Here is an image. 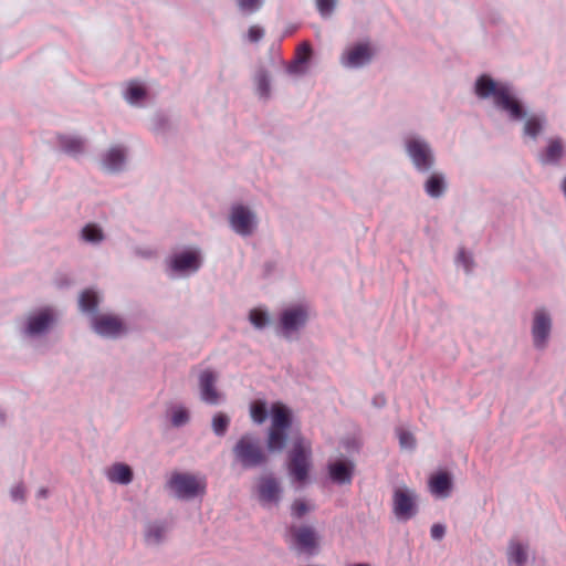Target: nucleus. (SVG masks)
Instances as JSON below:
<instances>
[{
	"instance_id": "1",
	"label": "nucleus",
	"mask_w": 566,
	"mask_h": 566,
	"mask_svg": "<svg viewBox=\"0 0 566 566\" xmlns=\"http://www.w3.org/2000/svg\"><path fill=\"white\" fill-rule=\"evenodd\" d=\"M475 94L480 98H493L494 105L509 113L512 119L518 120L525 116L522 105L513 95L511 87L504 83H497L489 75H481L475 83Z\"/></svg>"
},
{
	"instance_id": "2",
	"label": "nucleus",
	"mask_w": 566,
	"mask_h": 566,
	"mask_svg": "<svg viewBox=\"0 0 566 566\" xmlns=\"http://www.w3.org/2000/svg\"><path fill=\"white\" fill-rule=\"evenodd\" d=\"M232 454L242 469L249 470L265 465L268 455L263 451L260 439L251 433L243 434L232 448Z\"/></svg>"
},
{
	"instance_id": "3",
	"label": "nucleus",
	"mask_w": 566,
	"mask_h": 566,
	"mask_svg": "<svg viewBox=\"0 0 566 566\" xmlns=\"http://www.w3.org/2000/svg\"><path fill=\"white\" fill-rule=\"evenodd\" d=\"M312 449L311 443L302 436L295 438L289 453V473L298 483H304L308 478L311 469Z\"/></svg>"
},
{
	"instance_id": "4",
	"label": "nucleus",
	"mask_w": 566,
	"mask_h": 566,
	"mask_svg": "<svg viewBox=\"0 0 566 566\" xmlns=\"http://www.w3.org/2000/svg\"><path fill=\"white\" fill-rule=\"evenodd\" d=\"M168 488L174 495L181 500H190L205 493L206 484L190 473H174L168 481Z\"/></svg>"
},
{
	"instance_id": "5",
	"label": "nucleus",
	"mask_w": 566,
	"mask_h": 566,
	"mask_svg": "<svg viewBox=\"0 0 566 566\" xmlns=\"http://www.w3.org/2000/svg\"><path fill=\"white\" fill-rule=\"evenodd\" d=\"M418 496L409 488H396L392 494V512L399 521H409L418 514Z\"/></svg>"
},
{
	"instance_id": "6",
	"label": "nucleus",
	"mask_w": 566,
	"mask_h": 566,
	"mask_svg": "<svg viewBox=\"0 0 566 566\" xmlns=\"http://www.w3.org/2000/svg\"><path fill=\"white\" fill-rule=\"evenodd\" d=\"M292 537L291 547L298 554H306L313 556L318 551V536L315 530L311 526H295L289 528Z\"/></svg>"
},
{
	"instance_id": "7",
	"label": "nucleus",
	"mask_w": 566,
	"mask_h": 566,
	"mask_svg": "<svg viewBox=\"0 0 566 566\" xmlns=\"http://www.w3.org/2000/svg\"><path fill=\"white\" fill-rule=\"evenodd\" d=\"M255 492L259 502L263 505L279 504L283 489L279 479L273 473H266L258 479Z\"/></svg>"
},
{
	"instance_id": "8",
	"label": "nucleus",
	"mask_w": 566,
	"mask_h": 566,
	"mask_svg": "<svg viewBox=\"0 0 566 566\" xmlns=\"http://www.w3.org/2000/svg\"><path fill=\"white\" fill-rule=\"evenodd\" d=\"M308 313L302 305L285 308L280 315L279 327L283 335L289 336L303 327L307 321Z\"/></svg>"
},
{
	"instance_id": "9",
	"label": "nucleus",
	"mask_w": 566,
	"mask_h": 566,
	"mask_svg": "<svg viewBox=\"0 0 566 566\" xmlns=\"http://www.w3.org/2000/svg\"><path fill=\"white\" fill-rule=\"evenodd\" d=\"M92 326L98 335L106 337H118L126 333L123 319L112 314L95 315L92 319Z\"/></svg>"
},
{
	"instance_id": "10",
	"label": "nucleus",
	"mask_w": 566,
	"mask_h": 566,
	"mask_svg": "<svg viewBox=\"0 0 566 566\" xmlns=\"http://www.w3.org/2000/svg\"><path fill=\"white\" fill-rule=\"evenodd\" d=\"M217 374L211 369H205L199 375V389L201 400L210 406H217L222 400V394L216 387Z\"/></svg>"
},
{
	"instance_id": "11",
	"label": "nucleus",
	"mask_w": 566,
	"mask_h": 566,
	"mask_svg": "<svg viewBox=\"0 0 566 566\" xmlns=\"http://www.w3.org/2000/svg\"><path fill=\"white\" fill-rule=\"evenodd\" d=\"M327 470L328 476L333 483L338 485L352 484L355 473V464L353 461L346 459L329 462Z\"/></svg>"
},
{
	"instance_id": "12",
	"label": "nucleus",
	"mask_w": 566,
	"mask_h": 566,
	"mask_svg": "<svg viewBox=\"0 0 566 566\" xmlns=\"http://www.w3.org/2000/svg\"><path fill=\"white\" fill-rule=\"evenodd\" d=\"M407 150L419 170H428L432 166L433 158L426 143L419 139H411L407 144Z\"/></svg>"
},
{
	"instance_id": "13",
	"label": "nucleus",
	"mask_w": 566,
	"mask_h": 566,
	"mask_svg": "<svg viewBox=\"0 0 566 566\" xmlns=\"http://www.w3.org/2000/svg\"><path fill=\"white\" fill-rule=\"evenodd\" d=\"M373 49L368 43H358L342 55V63L348 67H359L373 57Z\"/></svg>"
},
{
	"instance_id": "14",
	"label": "nucleus",
	"mask_w": 566,
	"mask_h": 566,
	"mask_svg": "<svg viewBox=\"0 0 566 566\" xmlns=\"http://www.w3.org/2000/svg\"><path fill=\"white\" fill-rule=\"evenodd\" d=\"M230 223L237 233L249 235L253 230L254 216L248 208L235 206L231 211Z\"/></svg>"
},
{
	"instance_id": "15",
	"label": "nucleus",
	"mask_w": 566,
	"mask_h": 566,
	"mask_svg": "<svg viewBox=\"0 0 566 566\" xmlns=\"http://www.w3.org/2000/svg\"><path fill=\"white\" fill-rule=\"evenodd\" d=\"M201 265L198 251L189 250L174 255L170 260V268L178 273L196 272Z\"/></svg>"
},
{
	"instance_id": "16",
	"label": "nucleus",
	"mask_w": 566,
	"mask_h": 566,
	"mask_svg": "<svg viewBox=\"0 0 566 566\" xmlns=\"http://www.w3.org/2000/svg\"><path fill=\"white\" fill-rule=\"evenodd\" d=\"M54 322L53 312L49 308L41 310L28 317L25 333L34 336L46 332Z\"/></svg>"
},
{
	"instance_id": "17",
	"label": "nucleus",
	"mask_w": 566,
	"mask_h": 566,
	"mask_svg": "<svg viewBox=\"0 0 566 566\" xmlns=\"http://www.w3.org/2000/svg\"><path fill=\"white\" fill-rule=\"evenodd\" d=\"M552 321L544 310H537L534 314L532 334L537 346L543 345L551 332Z\"/></svg>"
},
{
	"instance_id": "18",
	"label": "nucleus",
	"mask_w": 566,
	"mask_h": 566,
	"mask_svg": "<svg viewBox=\"0 0 566 566\" xmlns=\"http://www.w3.org/2000/svg\"><path fill=\"white\" fill-rule=\"evenodd\" d=\"M168 524L165 521H153L145 525L144 539L149 546H158L166 539Z\"/></svg>"
},
{
	"instance_id": "19",
	"label": "nucleus",
	"mask_w": 566,
	"mask_h": 566,
	"mask_svg": "<svg viewBox=\"0 0 566 566\" xmlns=\"http://www.w3.org/2000/svg\"><path fill=\"white\" fill-rule=\"evenodd\" d=\"M106 478L113 483L127 485L134 480V472L128 464L116 462L107 469Z\"/></svg>"
},
{
	"instance_id": "20",
	"label": "nucleus",
	"mask_w": 566,
	"mask_h": 566,
	"mask_svg": "<svg viewBox=\"0 0 566 566\" xmlns=\"http://www.w3.org/2000/svg\"><path fill=\"white\" fill-rule=\"evenodd\" d=\"M272 423L271 427L280 429H290L292 426L291 410L284 405L276 402L271 407Z\"/></svg>"
},
{
	"instance_id": "21",
	"label": "nucleus",
	"mask_w": 566,
	"mask_h": 566,
	"mask_svg": "<svg viewBox=\"0 0 566 566\" xmlns=\"http://www.w3.org/2000/svg\"><path fill=\"white\" fill-rule=\"evenodd\" d=\"M430 490L434 495L447 497L452 489L451 476L447 472H440L430 479Z\"/></svg>"
},
{
	"instance_id": "22",
	"label": "nucleus",
	"mask_w": 566,
	"mask_h": 566,
	"mask_svg": "<svg viewBox=\"0 0 566 566\" xmlns=\"http://www.w3.org/2000/svg\"><path fill=\"white\" fill-rule=\"evenodd\" d=\"M287 429L270 427L266 447L270 452H281L286 446Z\"/></svg>"
},
{
	"instance_id": "23",
	"label": "nucleus",
	"mask_w": 566,
	"mask_h": 566,
	"mask_svg": "<svg viewBox=\"0 0 566 566\" xmlns=\"http://www.w3.org/2000/svg\"><path fill=\"white\" fill-rule=\"evenodd\" d=\"M563 154L564 146L562 139L552 138L548 140V145L539 159L543 164H556L563 157Z\"/></svg>"
},
{
	"instance_id": "24",
	"label": "nucleus",
	"mask_w": 566,
	"mask_h": 566,
	"mask_svg": "<svg viewBox=\"0 0 566 566\" xmlns=\"http://www.w3.org/2000/svg\"><path fill=\"white\" fill-rule=\"evenodd\" d=\"M507 560L516 566H525L527 562V546L512 539L507 547Z\"/></svg>"
},
{
	"instance_id": "25",
	"label": "nucleus",
	"mask_w": 566,
	"mask_h": 566,
	"mask_svg": "<svg viewBox=\"0 0 566 566\" xmlns=\"http://www.w3.org/2000/svg\"><path fill=\"white\" fill-rule=\"evenodd\" d=\"M312 48L307 42H303L296 50L295 60L289 66V72L292 74L303 72V65L310 60Z\"/></svg>"
},
{
	"instance_id": "26",
	"label": "nucleus",
	"mask_w": 566,
	"mask_h": 566,
	"mask_svg": "<svg viewBox=\"0 0 566 566\" xmlns=\"http://www.w3.org/2000/svg\"><path fill=\"white\" fill-rule=\"evenodd\" d=\"M125 161V151L122 147H112L104 157V166L111 171H117Z\"/></svg>"
},
{
	"instance_id": "27",
	"label": "nucleus",
	"mask_w": 566,
	"mask_h": 566,
	"mask_svg": "<svg viewBox=\"0 0 566 566\" xmlns=\"http://www.w3.org/2000/svg\"><path fill=\"white\" fill-rule=\"evenodd\" d=\"M59 144L61 148L70 154L77 155L84 150L85 144L84 140L80 137L63 135L59 137Z\"/></svg>"
},
{
	"instance_id": "28",
	"label": "nucleus",
	"mask_w": 566,
	"mask_h": 566,
	"mask_svg": "<svg viewBox=\"0 0 566 566\" xmlns=\"http://www.w3.org/2000/svg\"><path fill=\"white\" fill-rule=\"evenodd\" d=\"M169 413L170 423L175 428H181L190 421V412L184 406H172Z\"/></svg>"
},
{
	"instance_id": "29",
	"label": "nucleus",
	"mask_w": 566,
	"mask_h": 566,
	"mask_svg": "<svg viewBox=\"0 0 566 566\" xmlns=\"http://www.w3.org/2000/svg\"><path fill=\"white\" fill-rule=\"evenodd\" d=\"M424 188H426V192L430 197L437 198V197L441 196L446 188L443 177L438 174L431 175L429 177V179L427 180Z\"/></svg>"
},
{
	"instance_id": "30",
	"label": "nucleus",
	"mask_w": 566,
	"mask_h": 566,
	"mask_svg": "<svg viewBox=\"0 0 566 566\" xmlns=\"http://www.w3.org/2000/svg\"><path fill=\"white\" fill-rule=\"evenodd\" d=\"M230 426V417L224 412H217L212 417L211 427L217 437L226 436Z\"/></svg>"
},
{
	"instance_id": "31",
	"label": "nucleus",
	"mask_w": 566,
	"mask_h": 566,
	"mask_svg": "<svg viewBox=\"0 0 566 566\" xmlns=\"http://www.w3.org/2000/svg\"><path fill=\"white\" fill-rule=\"evenodd\" d=\"M80 307L83 312L93 313L98 305V296L94 291H84L78 301Z\"/></svg>"
},
{
	"instance_id": "32",
	"label": "nucleus",
	"mask_w": 566,
	"mask_h": 566,
	"mask_svg": "<svg viewBox=\"0 0 566 566\" xmlns=\"http://www.w3.org/2000/svg\"><path fill=\"white\" fill-rule=\"evenodd\" d=\"M81 238L90 243H98L103 241L104 234L98 226L95 223H88L82 229Z\"/></svg>"
},
{
	"instance_id": "33",
	"label": "nucleus",
	"mask_w": 566,
	"mask_h": 566,
	"mask_svg": "<svg viewBox=\"0 0 566 566\" xmlns=\"http://www.w3.org/2000/svg\"><path fill=\"white\" fill-rule=\"evenodd\" d=\"M251 418L256 423H262L268 417L266 402L263 400H256L250 406Z\"/></svg>"
},
{
	"instance_id": "34",
	"label": "nucleus",
	"mask_w": 566,
	"mask_h": 566,
	"mask_svg": "<svg viewBox=\"0 0 566 566\" xmlns=\"http://www.w3.org/2000/svg\"><path fill=\"white\" fill-rule=\"evenodd\" d=\"M258 93L261 97H269L270 95V78L265 71L258 72L255 76Z\"/></svg>"
},
{
	"instance_id": "35",
	"label": "nucleus",
	"mask_w": 566,
	"mask_h": 566,
	"mask_svg": "<svg viewBox=\"0 0 566 566\" xmlns=\"http://www.w3.org/2000/svg\"><path fill=\"white\" fill-rule=\"evenodd\" d=\"M543 128V120L539 117L532 116L524 124V133L531 137H536Z\"/></svg>"
},
{
	"instance_id": "36",
	"label": "nucleus",
	"mask_w": 566,
	"mask_h": 566,
	"mask_svg": "<svg viewBox=\"0 0 566 566\" xmlns=\"http://www.w3.org/2000/svg\"><path fill=\"white\" fill-rule=\"evenodd\" d=\"M399 444L402 449L413 450L416 447V439L413 434L407 430L398 429Z\"/></svg>"
},
{
	"instance_id": "37",
	"label": "nucleus",
	"mask_w": 566,
	"mask_h": 566,
	"mask_svg": "<svg viewBox=\"0 0 566 566\" xmlns=\"http://www.w3.org/2000/svg\"><path fill=\"white\" fill-rule=\"evenodd\" d=\"M250 322L256 327V328H262L264 327L268 322H269V317H268V314L266 312L264 311H261V310H258V308H254L250 312Z\"/></svg>"
},
{
	"instance_id": "38",
	"label": "nucleus",
	"mask_w": 566,
	"mask_h": 566,
	"mask_svg": "<svg viewBox=\"0 0 566 566\" xmlns=\"http://www.w3.org/2000/svg\"><path fill=\"white\" fill-rule=\"evenodd\" d=\"M145 94L146 92L143 86L138 84H130L126 93V98L129 103H136L142 99Z\"/></svg>"
},
{
	"instance_id": "39",
	"label": "nucleus",
	"mask_w": 566,
	"mask_h": 566,
	"mask_svg": "<svg viewBox=\"0 0 566 566\" xmlns=\"http://www.w3.org/2000/svg\"><path fill=\"white\" fill-rule=\"evenodd\" d=\"M25 495H27V490H25L23 482H19L10 489V496H11V500L14 502L24 503L25 499H27Z\"/></svg>"
},
{
	"instance_id": "40",
	"label": "nucleus",
	"mask_w": 566,
	"mask_h": 566,
	"mask_svg": "<svg viewBox=\"0 0 566 566\" xmlns=\"http://www.w3.org/2000/svg\"><path fill=\"white\" fill-rule=\"evenodd\" d=\"M237 2L239 9L247 13H253L258 11L262 6L261 0H237Z\"/></svg>"
},
{
	"instance_id": "41",
	"label": "nucleus",
	"mask_w": 566,
	"mask_h": 566,
	"mask_svg": "<svg viewBox=\"0 0 566 566\" xmlns=\"http://www.w3.org/2000/svg\"><path fill=\"white\" fill-rule=\"evenodd\" d=\"M308 512L307 504L302 500H296L292 504V515L296 518L303 517Z\"/></svg>"
},
{
	"instance_id": "42",
	"label": "nucleus",
	"mask_w": 566,
	"mask_h": 566,
	"mask_svg": "<svg viewBox=\"0 0 566 566\" xmlns=\"http://www.w3.org/2000/svg\"><path fill=\"white\" fill-rule=\"evenodd\" d=\"M316 6L322 15H328L334 9L335 0H316Z\"/></svg>"
},
{
	"instance_id": "43",
	"label": "nucleus",
	"mask_w": 566,
	"mask_h": 566,
	"mask_svg": "<svg viewBox=\"0 0 566 566\" xmlns=\"http://www.w3.org/2000/svg\"><path fill=\"white\" fill-rule=\"evenodd\" d=\"M264 36V30L260 25H251L248 30V40L258 42Z\"/></svg>"
},
{
	"instance_id": "44",
	"label": "nucleus",
	"mask_w": 566,
	"mask_h": 566,
	"mask_svg": "<svg viewBox=\"0 0 566 566\" xmlns=\"http://www.w3.org/2000/svg\"><path fill=\"white\" fill-rule=\"evenodd\" d=\"M458 261L464 266L465 271H470L473 264L472 258L461 249L458 253Z\"/></svg>"
},
{
	"instance_id": "45",
	"label": "nucleus",
	"mask_w": 566,
	"mask_h": 566,
	"mask_svg": "<svg viewBox=\"0 0 566 566\" xmlns=\"http://www.w3.org/2000/svg\"><path fill=\"white\" fill-rule=\"evenodd\" d=\"M430 534H431V537L434 539V541H440L443 538L444 534H446V527L444 525L442 524H433L431 526V530H430Z\"/></svg>"
},
{
	"instance_id": "46",
	"label": "nucleus",
	"mask_w": 566,
	"mask_h": 566,
	"mask_svg": "<svg viewBox=\"0 0 566 566\" xmlns=\"http://www.w3.org/2000/svg\"><path fill=\"white\" fill-rule=\"evenodd\" d=\"M373 405L377 408H382L385 405H386V398L384 395L379 394V395H376L374 398H373Z\"/></svg>"
},
{
	"instance_id": "47",
	"label": "nucleus",
	"mask_w": 566,
	"mask_h": 566,
	"mask_svg": "<svg viewBox=\"0 0 566 566\" xmlns=\"http://www.w3.org/2000/svg\"><path fill=\"white\" fill-rule=\"evenodd\" d=\"M36 496L40 499H46L49 496V490L46 488H41L36 492Z\"/></svg>"
},
{
	"instance_id": "48",
	"label": "nucleus",
	"mask_w": 566,
	"mask_h": 566,
	"mask_svg": "<svg viewBox=\"0 0 566 566\" xmlns=\"http://www.w3.org/2000/svg\"><path fill=\"white\" fill-rule=\"evenodd\" d=\"M0 421L3 422L4 421V416L2 413H0Z\"/></svg>"
},
{
	"instance_id": "49",
	"label": "nucleus",
	"mask_w": 566,
	"mask_h": 566,
	"mask_svg": "<svg viewBox=\"0 0 566 566\" xmlns=\"http://www.w3.org/2000/svg\"><path fill=\"white\" fill-rule=\"evenodd\" d=\"M564 191H565V196H566V179L564 180Z\"/></svg>"
},
{
	"instance_id": "50",
	"label": "nucleus",
	"mask_w": 566,
	"mask_h": 566,
	"mask_svg": "<svg viewBox=\"0 0 566 566\" xmlns=\"http://www.w3.org/2000/svg\"><path fill=\"white\" fill-rule=\"evenodd\" d=\"M354 566H369V565H367V564H356Z\"/></svg>"
}]
</instances>
